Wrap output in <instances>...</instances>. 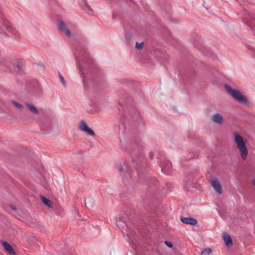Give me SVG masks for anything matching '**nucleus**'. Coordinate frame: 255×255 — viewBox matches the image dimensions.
<instances>
[{"label":"nucleus","instance_id":"obj_1","mask_svg":"<svg viewBox=\"0 0 255 255\" xmlns=\"http://www.w3.org/2000/svg\"><path fill=\"white\" fill-rule=\"evenodd\" d=\"M233 135L235 143L237 145L242 158L243 160L246 159L248 154V150L246 146L247 139L243 138L237 132H234Z\"/></svg>","mask_w":255,"mask_h":255},{"label":"nucleus","instance_id":"obj_2","mask_svg":"<svg viewBox=\"0 0 255 255\" xmlns=\"http://www.w3.org/2000/svg\"><path fill=\"white\" fill-rule=\"evenodd\" d=\"M226 90L236 100L240 103H246L248 102L247 99L241 93L236 89H232L229 85L226 84L225 86Z\"/></svg>","mask_w":255,"mask_h":255},{"label":"nucleus","instance_id":"obj_3","mask_svg":"<svg viewBox=\"0 0 255 255\" xmlns=\"http://www.w3.org/2000/svg\"><path fill=\"white\" fill-rule=\"evenodd\" d=\"M79 128L81 131L86 133L87 135L92 136L95 135V132L88 127V125L85 121L82 120L80 121Z\"/></svg>","mask_w":255,"mask_h":255},{"label":"nucleus","instance_id":"obj_4","mask_svg":"<svg viewBox=\"0 0 255 255\" xmlns=\"http://www.w3.org/2000/svg\"><path fill=\"white\" fill-rule=\"evenodd\" d=\"M58 29L61 32L65 34L67 36L69 37L72 36L70 31L63 21H60L58 22Z\"/></svg>","mask_w":255,"mask_h":255},{"label":"nucleus","instance_id":"obj_5","mask_svg":"<svg viewBox=\"0 0 255 255\" xmlns=\"http://www.w3.org/2000/svg\"><path fill=\"white\" fill-rule=\"evenodd\" d=\"M210 182L212 186L219 193H222V188L221 185L217 178H213L210 180Z\"/></svg>","mask_w":255,"mask_h":255},{"label":"nucleus","instance_id":"obj_6","mask_svg":"<svg viewBox=\"0 0 255 255\" xmlns=\"http://www.w3.org/2000/svg\"><path fill=\"white\" fill-rule=\"evenodd\" d=\"M161 166V170L164 173L168 175L171 173L172 170V165L169 161H165V162L164 164H162Z\"/></svg>","mask_w":255,"mask_h":255},{"label":"nucleus","instance_id":"obj_7","mask_svg":"<svg viewBox=\"0 0 255 255\" xmlns=\"http://www.w3.org/2000/svg\"><path fill=\"white\" fill-rule=\"evenodd\" d=\"M212 121L218 125H222L224 122V118L223 116L219 113H216L212 115Z\"/></svg>","mask_w":255,"mask_h":255},{"label":"nucleus","instance_id":"obj_8","mask_svg":"<svg viewBox=\"0 0 255 255\" xmlns=\"http://www.w3.org/2000/svg\"><path fill=\"white\" fill-rule=\"evenodd\" d=\"M1 245L3 247L4 250L6 251L9 254L13 255L15 254L12 247L6 242L2 241H1Z\"/></svg>","mask_w":255,"mask_h":255},{"label":"nucleus","instance_id":"obj_9","mask_svg":"<svg viewBox=\"0 0 255 255\" xmlns=\"http://www.w3.org/2000/svg\"><path fill=\"white\" fill-rule=\"evenodd\" d=\"M181 221L182 223L184 224H189L191 225H195L197 223V220L191 218L181 217Z\"/></svg>","mask_w":255,"mask_h":255},{"label":"nucleus","instance_id":"obj_10","mask_svg":"<svg viewBox=\"0 0 255 255\" xmlns=\"http://www.w3.org/2000/svg\"><path fill=\"white\" fill-rule=\"evenodd\" d=\"M126 221L124 217H120L117 219L116 224L118 227L124 229L126 227Z\"/></svg>","mask_w":255,"mask_h":255},{"label":"nucleus","instance_id":"obj_11","mask_svg":"<svg viewBox=\"0 0 255 255\" xmlns=\"http://www.w3.org/2000/svg\"><path fill=\"white\" fill-rule=\"evenodd\" d=\"M223 239L226 245L228 247H230L233 245L232 240L231 236L226 233L223 234Z\"/></svg>","mask_w":255,"mask_h":255},{"label":"nucleus","instance_id":"obj_12","mask_svg":"<svg viewBox=\"0 0 255 255\" xmlns=\"http://www.w3.org/2000/svg\"><path fill=\"white\" fill-rule=\"evenodd\" d=\"M41 199L42 202L46 206H47L49 208H52L53 204L52 202L49 199H47L44 196L41 197Z\"/></svg>","mask_w":255,"mask_h":255},{"label":"nucleus","instance_id":"obj_13","mask_svg":"<svg viewBox=\"0 0 255 255\" xmlns=\"http://www.w3.org/2000/svg\"><path fill=\"white\" fill-rule=\"evenodd\" d=\"M27 105L28 108L29 109V110H30V111L31 112H32L33 114H38V111L37 110V109L35 108V106H34L32 105L29 104H28Z\"/></svg>","mask_w":255,"mask_h":255},{"label":"nucleus","instance_id":"obj_14","mask_svg":"<svg viewBox=\"0 0 255 255\" xmlns=\"http://www.w3.org/2000/svg\"><path fill=\"white\" fill-rule=\"evenodd\" d=\"M6 27L7 29L9 31L13 33L14 34H16V33L15 32H16V31L12 28L10 23H9V22H7V24L6 25Z\"/></svg>","mask_w":255,"mask_h":255},{"label":"nucleus","instance_id":"obj_15","mask_svg":"<svg viewBox=\"0 0 255 255\" xmlns=\"http://www.w3.org/2000/svg\"><path fill=\"white\" fill-rule=\"evenodd\" d=\"M11 103L18 109L22 110L23 108V106L21 104L18 103L16 101H12Z\"/></svg>","mask_w":255,"mask_h":255},{"label":"nucleus","instance_id":"obj_16","mask_svg":"<svg viewBox=\"0 0 255 255\" xmlns=\"http://www.w3.org/2000/svg\"><path fill=\"white\" fill-rule=\"evenodd\" d=\"M211 249H206L202 252L201 255H209L211 253Z\"/></svg>","mask_w":255,"mask_h":255},{"label":"nucleus","instance_id":"obj_17","mask_svg":"<svg viewBox=\"0 0 255 255\" xmlns=\"http://www.w3.org/2000/svg\"><path fill=\"white\" fill-rule=\"evenodd\" d=\"M59 77L60 80L61 82L63 85H65V81L64 80V77L62 76V75L60 73H59Z\"/></svg>","mask_w":255,"mask_h":255},{"label":"nucleus","instance_id":"obj_18","mask_svg":"<svg viewBox=\"0 0 255 255\" xmlns=\"http://www.w3.org/2000/svg\"><path fill=\"white\" fill-rule=\"evenodd\" d=\"M143 46V43L142 42H141V43H137L136 42V45H135V47L137 49H140Z\"/></svg>","mask_w":255,"mask_h":255},{"label":"nucleus","instance_id":"obj_19","mask_svg":"<svg viewBox=\"0 0 255 255\" xmlns=\"http://www.w3.org/2000/svg\"><path fill=\"white\" fill-rule=\"evenodd\" d=\"M164 244L170 248H171L173 247L172 244L171 242L165 241Z\"/></svg>","mask_w":255,"mask_h":255},{"label":"nucleus","instance_id":"obj_20","mask_svg":"<svg viewBox=\"0 0 255 255\" xmlns=\"http://www.w3.org/2000/svg\"><path fill=\"white\" fill-rule=\"evenodd\" d=\"M124 234H126L130 238L131 236L127 231H126V233L124 232Z\"/></svg>","mask_w":255,"mask_h":255},{"label":"nucleus","instance_id":"obj_21","mask_svg":"<svg viewBox=\"0 0 255 255\" xmlns=\"http://www.w3.org/2000/svg\"><path fill=\"white\" fill-rule=\"evenodd\" d=\"M11 209H13V210H16V207H15V206H11Z\"/></svg>","mask_w":255,"mask_h":255},{"label":"nucleus","instance_id":"obj_22","mask_svg":"<svg viewBox=\"0 0 255 255\" xmlns=\"http://www.w3.org/2000/svg\"><path fill=\"white\" fill-rule=\"evenodd\" d=\"M252 183H253V184L254 186H255V179L254 180H253Z\"/></svg>","mask_w":255,"mask_h":255},{"label":"nucleus","instance_id":"obj_23","mask_svg":"<svg viewBox=\"0 0 255 255\" xmlns=\"http://www.w3.org/2000/svg\"><path fill=\"white\" fill-rule=\"evenodd\" d=\"M87 204H88V202H85V205L87 206Z\"/></svg>","mask_w":255,"mask_h":255},{"label":"nucleus","instance_id":"obj_24","mask_svg":"<svg viewBox=\"0 0 255 255\" xmlns=\"http://www.w3.org/2000/svg\"><path fill=\"white\" fill-rule=\"evenodd\" d=\"M119 170H120V171H122V168H119Z\"/></svg>","mask_w":255,"mask_h":255}]
</instances>
